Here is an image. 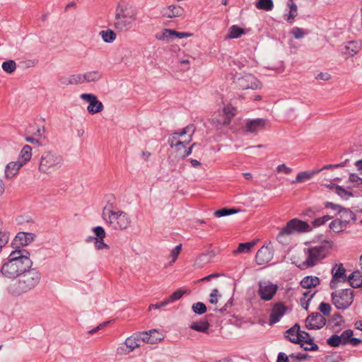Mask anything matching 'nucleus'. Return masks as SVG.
Listing matches in <instances>:
<instances>
[{
  "mask_svg": "<svg viewBox=\"0 0 362 362\" xmlns=\"http://www.w3.org/2000/svg\"><path fill=\"white\" fill-rule=\"evenodd\" d=\"M273 255L269 247L263 246L257 252L255 259L258 264L268 263L272 259Z\"/></svg>",
  "mask_w": 362,
  "mask_h": 362,
  "instance_id": "4be33fe9",
  "label": "nucleus"
},
{
  "mask_svg": "<svg viewBox=\"0 0 362 362\" xmlns=\"http://www.w3.org/2000/svg\"><path fill=\"white\" fill-rule=\"evenodd\" d=\"M2 69L4 71L11 74L16 69V64L13 60H8L2 64Z\"/></svg>",
  "mask_w": 362,
  "mask_h": 362,
  "instance_id": "79ce46f5",
  "label": "nucleus"
},
{
  "mask_svg": "<svg viewBox=\"0 0 362 362\" xmlns=\"http://www.w3.org/2000/svg\"><path fill=\"white\" fill-rule=\"evenodd\" d=\"M320 279L317 276H308L304 277L300 281V285L304 288H315L320 284Z\"/></svg>",
  "mask_w": 362,
  "mask_h": 362,
  "instance_id": "c756f323",
  "label": "nucleus"
},
{
  "mask_svg": "<svg viewBox=\"0 0 362 362\" xmlns=\"http://www.w3.org/2000/svg\"><path fill=\"white\" fill-rule=\"evenodd\" d=\"M276 170L278 173H283L286 175H289L293 171L291 168L287 167L285 164L278 165Z\"/></svg>",
  "mask_w": 362,
  "mask_h": 362,
  "instance_id": "13d9d810",
  "label": "nucleus"
},
{
  "mask_svg": "<svg viewBox=\"0 0 362 362\" xmlns=\"http://www.w3.org/2000/svg\"><path fill=\"white\" fill-rule=\"evenodd\" d=\"M255 6L258 9L269 11L274 8V3L272 0H257Z\"/></svg>",
  "mask_w": 362,
  "mask_h": 362,
  "instance_id": "c9c22d12",
  "label": "nucleus"
},
{
  "mask_svg": "<svg viewBox=\"0 0 362 362\" xmlns=\"http://www.w3.org/2000/svg\"><path fill=\"white\" fill-rule=\"evenodd\" d=\"M95 247L97 250L109 248V246L104 243L103 239H95Z\"/></svg>",
  "mask_w": 362,
  "mask_h": 362,
  "instance_id": "052dcab7",
  "label": "nucleus"
},
{
  "mask_svg": "<svg viewBox=\"0 0 362 362\" xmlns=\"http://www.w3.org/2000/svg\"><path fill=\"white\" fill-rule=\"evenodd\" d=\"M103 76L102 73L98 70L87 71L83 74L84 83L98 81Z\"/></svg>",
  "mask_w": 362,
  "mask_h": 362,
  "instance_id": "2f4dec72",
  "label": "nucleus"
},
{
  "mask_svg": "<svg viewBox=\"0 0 362 362\" xmlns=\"http://www.w3.org/2000/svg\"><path fill=\"white\" fill-rule=\"evenodd\" d=\"M156 38L159 40L169 41L172 39L171 29H163L160 32L156 33Z\"/></svg>",
  "mask_w": 362,
  "mask_h": 362,
  "instance_id": "ea45409f",
  "label": "nucleus"
},
{
  "mask_svg": "<svg viewBox=\"0 0 362 362\" xmlns=\"http://www.w3.org/2000/svg\"><path fill=\"white\" fill-rule=\"evenodd\" d=\"M291 230L286 226L284 228H281L279 233L276 236V240L283 245H286L288 243L289 236L291 235Z\"/></svg>",
  "mask_w": 362,
  "mask_h": 362,
  "instance_id": "72a5a7b5",
  "label": "nucleus"
},
{
  "mask_svg": "<svg viewBox=\"0 0 362 362\" xmlns=\"http://www.w3.org/2000/svg\"><path fill=\"white\" fill-rule=\"evenodd\" d=\"M325 207L327 209H331L332 210L338 211L339 214H341V217L346 216V218H354V214L351 211L344 209L339 204L327 202L325 203Z\"/></svg>",
  "mask_w": 362,
  "mask_h": 362,
  "instance_id": "cd10ccee",
  "label": "nucleus"
},
{
  "mask_svg": "<svg viewBox=\"0 0 362 362\" xmlns=\"http://www.w3.org/2000/svg\"><path fill=\"white\" fill-rule=\"evenodd\" d=\"M350 285L353 288H359L362 286V279L358 277V274H352L349 276Z\"/></svg>",
  "mask_w": 362,
  "mask_h": 362,
  "instance_id": "a19ab883",
  "label": "nucleus"
},
{
  "mask_svg": "<svg viewBox=\"0 0 362 362\" xmlns=\"http://www.w3.org/2000/svg\"><path fill=\"white\" fill-rule=\"evenodd\" d=\"M286 226L291 230V234L294 231L308 232L310 230V226L308 223L296 218L289 221Z\"/></svg>",
  "mask_w": 362,
  "mask_h": 362,
  "instance_id": "aec40b11",
  "label": "nucleus"
},
{
  "mask_svg": "<svg viewBox=\"0 0 362 362\" xmlns=\"http://www.w3.org/2000/svg\"><path fill=\"white\" fill-rule=\"evenodd\" d=\"M265 120L263 119H255L249 120L246 122L245 128L246 131L251 133H257L259 130H262L265 127Z\"/></svg>",
  "mask_w": 362,
  "mask_h": 362,
  "instance_id": "bb28decb",
  "label": "nucleus"
},
{
  "mask_svg": "<svg viewBox=\"0 0 362 362\" xmlns=\"http://www.w3.org/2000/svg\"><path fill=\"white\" fill-rule=\"evenodd\" d=\"M171 35H172V39L174 37L177 38H186L191 37L192 35V33H187V32H177L175 30H171Z\"/></svg>",
  "mask_w": 362,
  "mask_h": 362,
  "instance_id": "6e6d98bb",
  "label": "nucleus"
},
{
  "mask_svg": "<svg viewBox=\"0 0 362 362\" xmlns=\"http://www.w3.org/2000/svg\"><path fill=\"white\" fill-rule=\"evenodd\" d=\"M238 86L243 90L246 89H258L260 88L262 85L261 83L252 74H246L240 78H238L237 81Z\"/></svg>",
  "mask_w": 362,
  "mask_h": 362,
  "instance_id": "4468645a",
  "label": "nucleus"
},
{
  "mask_svg": "<svg viewBox=\"0 0 362 362\" xmlns=\"http://www.w3.org/2000/svg\"><path fill=\"white\" fill-rule=\"evenodd\" d=\"M285 337L293 343H305L308 345V346L305 347V350L315 351L317 349V346L313 343L311 337L308 333L300 331L298 325H295L288 329L285 333Z\"/></svg>",
  "mask_w": 362,
  "mask_h": 362,
  "instance_id": "1a4fd4ad",
  "label": "nucleus"
},
{
  "mask_svg": "<svg viewBox=\"0 0 362 362\" xmlns=\"http://www.w3.org/2000/svg\"><path fill=\"white\" fill-rule=\"evenodd\" d=\"M236 210L233 209H226V208H223V209H221L219 210H217L216 211L214 214L216 217H222V216H228V215H231V214H233L235 213H236Z\"/></svg>",
  "mask_w": 362,
  "mask_h": 362,
  "instance_id": "c03bdc74",
  "label": "nucleus"
},
{
  "mask_svg": "<svg viewBox=\"0 0 362 362\" xmlns=\"http://www.w3.org/2000/svg\"><path fill=\"white\" fill-rule=\"evenodd\" d=\"M332 218V216L329 215L323 216L322 217H319L315 218L312 221V226L313 227H320L321 226L325 225L328 221Z\"/></svg>",
  "mask_w": 362,
  "mask_h": 362,
  "instance_id": "37998d69",
  "label": "nucleus"
},
{
  "mask_svg": "<svg viewBox=\"0 0 362 362\" xmlns=\"http://www.w3.org/2000/svg\"><path fill=\"white\" fill-rule=\"evenodd\" d=\"M108 324H109V322H103V323L100 324L98 326H97L96 327L89 330L88 331V334H93L96 333L98 331H99V330L103 329L104 327H107Z\"/></svg>",
  "mask_w": 362,
  "mask_h": 362,
  "instance_id": "680f3d73",
  "label": "nucleus"
},
{
  "mask_svg": "<svg viewBox=\"0 0 362 362\" xmlns=\"http://www.w3.org/2000/svg\"><path fill=\"white\" fill-rule=\"evenodd\" d=\"M287 310L288 307H286L284 303L281 302L274 303L269 315V324L274 325L278 322Z\"/></svg>",
  "mask_w": 362,
  "mask_h": 362,
  "instance_id": "f3484780",
  "label": "nucleus"
},
{
  "mask_svg": "<svg viewBox=\"0 0 362 362\" xmlns=\"http://www.w3.org/2000/svg\"><path fill=\"white\" fill-rule=\"evenodd\" d=\"M41 279V274L35 269H28L22 274L18 281L10 287V291L13 295L20 296L35 288Z\"/></svg>",
  "mask_w": 362,
  "mask_h": 362,
  "instance_id": "0eeeda50",
  "label": "nucleus"
},
{
  "mask_svg": "<svg viewBox=\"0 0 362 362\" xmlns=\"http://www.w3.org/2000/svg\"><path fill=\"white\" fill-rule=\"evenodd\" d=\"M35 235L31 233H18L13 241V245L16 247L26 246L34 240Z\"/></svg>",
  "mask_w": 362,
  "mask_h": 362,
  "instance_id": "412c9836",
  "label": "nucleus"
},
{
  "mask_svg": "<svg viewBox=\"0 0 362 362\" xmlns=\"http://www.w3.org/2000/svg\"><path fill=\"white\" fill-rule=\"evenodd\" d=\"M102 218L106 226L113 230H124L132 223L130 216L110 203V200L103 209Z\"/></svg>",
  "mask_w": 362,
  "mask_h": 362,
  "instance_id": "7ed1b4c3",
  "label": "nucleus"
},
{
  "mask_svg": "<svg viewBox=\"0 0 362 362\" xmlns=\"http://www.w3.org/2000/svg\"><path fill=\"white\" fill-rule=\"evenodd\" d=\"M139 9L133 4L122 0L115 8L113 26L118 33L130 30L139 20Z\"/></svg>",
  "mask_w": 362,
  "mask_h": 362,
  "instance_id": "f257e3e1",
  "label": "nucleus"
},
{
  "mask_svg": "<svg viewBox=\"0 0 362 362\" xmlns=\"http://www.w3.org/2000/svg\"><path fill=\"white\" fill-rule=\"evenodd\" d=\"M332 278L330 282L332 288H337L338 283L345 282L347 279L346 270L342 264H335L332 269Z\"/></svg>",
  "mask_w": 362,
  "mask_h": 362,
  "instance_id": "2eb2a0df",
  "label": "nucleus"
},
{
  "mask_svg": "<svg viewBox=\"0 0 362 362\" xmlns=\"http://www.w3.org/2000/svg\"><path fill=\"white\" fill-rule=\"evenodd\" d=\"M315 292L310 290L303 293V296L300 299L301 306L307 310L308 308V302L313 298Z\"/></svg>",
  "mask_w": 362,
  "mask_h": 362,
  "instance_id": "58836bf2",
  "label": "nucleus"
},
{
  "mask_svg": "<svg viewBox=\"0 0 362 362\" xmlns=\"http://www.w3.org/2000/svg\"><path fill=\"white\" fill-rule=\"evenodd\" d=\"M189 327L195 331L208 333L209 329V323L206 320H201L199 322H192Z\"/></svg>",
  "mask_w": 362,
  "mask_h": 362,
  "instance_id": "473e14b6",
  "label": "nucleus"
},
{
  "mask_svg": "<svg viewBox=\"0 0 362 362\" xmlns=\"http://www.w3.org/2000/svg\"><path fill=\"white\" fill-rule=\"evenodd\" d=\"M327 344L331 346H338L342 344L339 335L334 334L327 339Z\"/></svg>",
  "mask_w": 362,
  "mask_h": 362,
  "instance_id": "09e8293b",
  "label": "nucleus"
},
{
  "mask_svg": "<svg viewBox=\"0 0 362 362\" xmlns=\"http://www.w3.org/2000/svg\"><path fill=\"white\" fill-rule=\"evenodd\" d=\"M287 7L289 8L288 14L286 15L285 19L290 23H293L295 18L298 15V8L293 0H288Z\"/></svg>",
  "mask_w": 362,
  "mask_h": 362,
  "instance_id": "7c9ffc66",
  "label": "nucleus"
},
{
  "mask_svg": "<svg viewBox=\"0 0 362 362\" xmlns=\"http://www.w3.org/2000/svg\"><path fill=\"white\" fill-rule=\"evenodd\" d=\"M331 247L332 243L325 241L319 245L308 248L305 251V259L299 267L301 269H305L317 264L327 257Z\"/></svg>",
  "mask_w": 362,
  "mask_h": 362,
  "instance_id": "6e6552de",
  "label": "nucleus"
},
{
  "mask_svg": "<svg viewBox=\"0 0 362 362\" xmlns=\"http://www.w3.org/2000/svg\"><path fill=\"white\" fill-rule=\"evenodd\" d=\"M277 362H288V356L284 353H279L278 355Z\"/></svg>",
  "mask_w": 362,
  "mask_h": 362,
  "instance_id": "69168bd1",
  "label": "nucleus"
},
{
  "mask_svg": "<svg viewBox=\"0 0 362 362\" xmlns=\"http://www.w3.org/2000/svg\"><path fill=\"white\" fill-rule=\"evenodd\" d=\"M23 166L24 165L18 160L9 162L5 168V177L8 180L15 177Z\"/></svg>",
  "mask_w": 362,
  "mask_h": 362,
  "instance_id": "b1692460",
  "label": "nucleus"
},
{
  "mask_svg": "<svg viewBox=\"0 0 362 362\" xmlns=\"http://www.w3.org/2000/svg\"><path fill=\"white\" fill-rule=\"evenodd\" d=\"M291 33L296 39L303 38L306 34V32L303 29L298 27L293 28Z\"/></svg>",
  "mask_w": 362,
  "mask_h": 362,
  "instance_id": "864d4df0",
  "label": "nucleus"
},
{
  "mask_svg": "<svg viewBox=\"0 0 362 362\" xmlns=\"http://www.w3.org/2000/svg\"><path fill=\"white\" fill-rule=\"evenodd\" d=\"M192 310L195 313L203 314L206 312V307L203 303L198 302L192 305Z\"/></svg>",
  "mask_w": 362,
  "mask_h": 362,
  "instance_id": "3c124183",
  "label": "nucleus"
},
{
  "mask_svg": "<svg viewBox=\"0 0 362 362\" xmlns=\"http://www.w3.org/2000/svg\"><path fill=\"white\" fill-rule=\"evenodd\" d=\"M69 78L71 85H77L84 83L83 74H81L71 75L69 76Z\"/></svg>",
  "mask_w": 362,
  "mask_h": 362,
  "instance_id": "de8ad7c7",
  "label": "nucleus"
},
{
  "mask_svg": "<svg viewBox=\"0 0 362 362\" xmlns=\"http://www.w3.org/2000/svg\"><path fill=\"white\" fill-rule=\"evenodd\" d=\"M32 148L29 145H25L21 149L18 160L25 165L32 158Z\"/></svg>",
  "mask_w": 362,
  "mask_h": 362,
  "instance_id": "c85d7f7f",
  "label": "nucleus"
},
{
  "mask_svg": "<svg viewBox=\"0 0 362 362\" xmlns=\"http://www.w3.org/2000/svg\"><path fill=\"white\" fill-rule=\"evenodd\" d=\"M45 132V129L44 127H37L36 131L35 132H33V134L35 136H37L39 138H42V137H45V135H44Z\"/></svg>",
  "mask_w": 362,
  "mask_h": 362,
  "instance_id": "e2e57ef3",
  "label": "nucleus"
},
{
  "mask_svg": "<svg viewBox=\"0 0 362 362\" xmlns=\"http://www.w3.org/2000/svg\"><path fill=\"white\" fill-rule=\"evenodd\" d=\"M194 132V126L189 124L181 131L173 132L169 136L168 142L179 156L185 158L191 154L196 143H193L189 148H187V145L192 141Z\"/></svg>",
  "mask_w": 362,
  "mask_h": 362,
  "instance_id": "39448f33",
  "label": "nucleus"
},
{
  "mask_svg": "<svg viewBox=\"0 0 362 362\" xmlns=\"http://www.w3.org/2000/svg\"><path fill=\"white\" fill-rule=\"evenodd\" d=\"M94 234L97 236L96 239H104L105 237V229L102 226H96L93 228Z\"/></svg>",
  "mask_w": 362,
  "mask_h": 362,
  "instance_id": "4d7b16f0",
  "label": "nucleus"
},
{
  "mask_svg": "<svg viewBox=\"0 0 362 362\" xmlns=\"http://www.w3.org/2000/svg\"><path fill=\"white\" fill-rule=\"evenodd\" d=\"M319 310L324 315L329 316L332 308L329 303L322 302L319 305Z\"/></svg>",
  "mask_w": 362,
  "mask_h": 362,
  "instance_id": "603ef678",
  "label": "nucleus"
},
{
  "mask_svg": "<svg viewBox=\"0 0 362 362\" xmlns=\"http://www.w3.org/2000/svg\"><path fill=\"white\" fill-rule=\"evenodd\" d=\"M354 332L351 329H346L344 331L339 337L342 344H351L353 346H357L361 343V340L358 338L353 337Z\"/></svg>",
  "mask_w": 362,
  "mask_h": 362,
  "instance_id": "a878e982",
  "label": "nucleus"
},
{
  "mask_svg": "<svg viewBox=\"0 0 362 362\" xmlns=\"http://www.w3.org/2000/svg\"><path fill=\"white\" fill-rule=\"evenodd\" d=\"M59 81H60V83H61L62 85H64V86H69V85H71V84H70V78H69V77H62V78H59Z\"/></svg>",
  "mask_w": 362,
  "mask_h": 362,
  "instance_id": "338daca9",
  "label": "nucleus"
},
{
  "mask_svg": "<svg viewBox=\"0 0 362 362\" xmlns=\"http://www.w3.org/2000/svg\"><path fill=\"white\" fill-rule=\"evenodd\" d=\"M25 140L31 144H39L38 139L35 137L28 136L26 137Z\"/></svg>",
  "mask_w": 362,
  "mask_h": 362,
  "instance_id": "774afa93",
  "label": "nucleus"
},
{
  "mask_svg": "<svg viewBox=\"0 0 362 362\" xmlns=\"http://www.w3.org/2000/svg\"><path fill=\"white\" fill-rule=\"evenodd\" d=\"M335 192L341 197L346 199L352 195L351 192H348L341 186L335 187Z\"/></svg>",
  "mask_w": 362,
  "mask_h": 362,
  "instance_id": "5fc2aeb1",
  "label": "nucleus"
},
{
  "mask_svg": "<svg viewBox=\"0 0 362 362\" xmlns=\"http://www.w3.org/2000/svg\"><path fill=\"white\" fill-rule=\"evenodd\" d=\"M80 98L81 100L88 103L87 111L89 114L95 115L103 110V104L98 100L97 96L95 95L92 93H82Z\"/></svg>",
  "mask_w": 362,
  "mask_h": 362,
  "instance_id": "f8f14e48",
  "label": "nucleus"
},
{
  "mask_svg": "<svg viewBox=\"0 0 362 362\" xmlns=\"http://www.w3.org/2000/svg\"><path fill=\"white\" fill-rule=\"evenodd\" d=\"M218 297H221V295L218 293V289H213L210 294L209 302L212 304H216Z\"/></svg>",
  "mask_w": 362,
  "mask_h": 362,
  "instance_id": "bf43d9fd",
  "label": "nucleus"
},
{
  "mask_svg": "<svg viewBox=\"0 0 362 362\" xmlns=\"http://www.w3.org/2000/svg\"><path fill=\"white\" fill-rule=\"evenodd\" d=\"M243 33V30L236 25H233L230 28L229 37L230 38H238Z\"/></svg>",
  "mask_w": 362,
  "mask_h": 362,
  "instance_id": "49530a36",
  "label": "nucleus"
},
{
  "mask_svg": "<svg viewBox=\"0 0 362 362\" xmlns=\"http://www.w3.org/2000/svg\"><path fill=\"white\" fill-rule=\"evenodd\" d=\"M361 41L351 40L346 42L343 45L341 52L345 55L354 57L361 51Z\"/></svg>",
  "mask_w": 362,
  "mask_h": 362,
  "instance_id": "6ab92c4d",
  "label": "nucleus"
},
{
  "mask_svg": "<svg viewBox=\"0 0 362 362\" xmlns=\"http://www.w3.org/2000/svg\"><path fill=\"white\" fill-rule=\"evenodd\" d=\"M354 300V291L351 288L341 289L332 293V302L336 308H348Z\"/></svg>",
  "mask_w": 362,
  "mask_h": 362,
  "instance_id": "9d476101",
  "label": "nucleus"
},
{
  "mask_svg": "<svg viewBox=\"0 0 362 362\" xmlns=\"http://www.w3.org/2000/svg\"><path fill=\"white\" fill-rule=\"evenodd\" d=\"M163 336L156 329L149 330V332L134 334L127 337L124 342L119 344L116 353L119 356H126L133 352L135 349L141 346V343L155 344L158 341H161Z\"/></svg>",
  "mask_w": 362,
  "mask_h": 362,
  "instance_id": "20e7f679",
  "label": "nucleus"
},
{
  "mask_svg": "<svg viewBox=\"0 0 362 362\" xmlns=\"http://www.w3.org/2000/svg\"><path fill=\"white\" fill-rule=\"evenodd\" d=\"M278 290L277 284L269 281H260L258 283L257 293L260 298L265 301L272 300Z\"/></svg>",
  "mask_w": 362,
  "mask_h": 362,
  "instance_id": "9b49d317",
  "label": "nucleus"
},
{
  "mask_svg": "<svg viewBox=\"0 0 362 362\" xmlns=\"http://www.w3.org/2000/svg\"><path fill=\"white\" fill-rule=\"evenodd\" d=\"M326 323L325 317L319 313H314L308 316L305 320V326L308 329H320Z\"/></svg>",
  "mask_w": 362,
  "mask_h": 362,
  "instance_id": "dca6fc26",
  "label": "nucleus"
},
{
  "mask_svg": "<svg viewBox=\"0 0 362 362\" xmlns=\"http://www.w3.org/2000/svg\"><path fill=\"white\" fill-rule=\"evenodd\" d=\"M28 255L25 250L13 251L1 267L2 274L8 278H16L25 273L33 264Z\"/></svg>",
  "mask_w": 362,
  "mask_h": 362,
  "instance_id": "f03ea898",
  "label": "nucleus"
},
{
  "mask_svg": "<svg viewBox=\"0 0 362 362\" xmlns=\"http://www.w3.org/2000/svg\"><path fill=\"white\" fill-rule=\"evenodd\" d=\"M187 290L183 288H179L176 290L175 292H173L168 298L169 300H170L171 303L176 301L179 299H180L185 293H186Z\"/></svg>",
  "mask_w": 362,
  "mask_h": 362,
  "instance_id": "a18cd8bd",
  "label": "nucleus"
},
{
  "mask_svg": "<svg viewBox=\"0 0 362 362\" xmlns=\"http://www.w3.org/2000/svg\"><path fill=\"white\" fill-rule=\"evenodd\" d=\"M342 163L335 165H327L319 170H315L312 171H304L298 173L296 177V180L292 181V183H300L310 180L314 175L318 174L324 170L338 168L343 167Z\"/></svg>",
  "mask_w": 362,
  "mask_h": 362,
  "instance_id": "ddd939ff",
  "label": "nucleus"
},
{
  "mask_svg": "<svg viewBox=\"0 0 362 362\" xmlns=\"http://www.w3.org/2000/svg\"><path fill=\"white\" fill-rule=\"evenodd\" d=\"M63 165L62 155L56 151H45L40 156L37 170L40 174L50 175L59 170Z\"/></svg>",
  "mask_w": 362,
  "mask_h": 362,
  "instance_id": "423d86ee",
  "label": "nucleus"
},
{
  "mask_svg": "<svg viewBox=\"0 0 362 362\" xmlns=\"http://www.w3.org/2000/svg\"><path fill=\"white\" fill-rule=\"evenodd\" d=\"M185 13V9L175 4L164 6L160 10V13L163 17L173 18L182 16Z\"/></svg>",
  "mask_w": 362,
  "mask_h": 362,
  "instance_id": "a211bd4d",
  "label": "nucleus"
},
{
  "mask_svg": "<svg viewBox=\"0 0 362 362\" xmlns=\"http://www.w3.org/2000/svg\"><path fill=\"white\" fill-rule=\"evenodd\" d=\"M99 35L103 40L107 43L113 42L117 37L116 33L110 29L101 30Z\"/></svg>",
  "mask_w": 362,
  "mask_h": 362,
  "instance_id": "f704fd0d",
  "label": "nucleus"
},
{
  "mask_svg": "<svg viewBox=\"0 0 362 362\" xmlns=\"http://www.w3.org/2000/svg\"><path fill=\"white\" fill-rule=\"evenodd\" d=\"M235 115V109L230 105H226L223 110V115L216 119L218 124L228 125Z\"/></svg>",
  "mask_w": 362,
  "mask_h": 362,
  "instance_id": "5701e85b",
  "label": "nucleus"
},
{
  "mask_svg": "<svg viewBox=\"0 0 362 362\" xmlns=\"http://www.w3.org/2000/svg\"><path fill=\"white\" fill-rule=\"evenodd\" d=\"M350 219L346 216L336 218L329 223V228L334 233H341L346 229Z\"/></svg>",
  "mask_w": 362,
  "mask_h": 362,
  "instance_id": "393cba45",
  "label": "nucleus"
},
{
  "mask_svg": "<svg viewBox=\"0 0 362 362\" xmlns=\"http://www.w3.org/2000/svg\"><path fill=\"white\" fill-rule=\"evenodd\" d=\"M315 78L317 80L328 81L330 78V75L327 73H320L315 76Z\"/></svg>",
  "mask_w": 362,
  "mask_h": 362,
  "instance_id": "0e129e2a",
  "label": "nucleus"
},
{
  "mask_svg": "<svg viewBox=\"0 0 362 362\" xmlns=\"http://www.w3.org/2000/svg\"><path fill=\"white\" fill-rule=\"evenodd\" d=\"M181 250H182V245L181 244L177 245L175 248H173L171 250L170 254V257L172 259L170 264L174 263L177 260Z\"/></svg>",
  "mask_w": 362,
  "mask_h": 362,
  "instance_id": "8fccbe9b",
  "label": "nucleus"
},
{
  "mask_svg": "<svg viewBox=\"0 0 362 362\" xmlns=\"http://www.w3.org/2000/svg\"><path fill=\"white\" fill-rule=\"evenodd\" d=\"M177 57L180 63V70L182 71L189 70L190 67V59L192 57L189 55H184L182 57L180 55H178Z\"/></svg>",
  "mask_w": 362,
  "mask_h": 362,
  "instance_id": "e433bc0d",
  "label": "nucleus"
},
{
  "mask_svg": "<svg viewBox=\"0 0 362 362\" xmlns=\"http://www.w3.org/2000/svg\"><path fill=\"white\" fill-rule=\"evenodd\" d=\"M255 243L250 242V243H240L238 248L235 250L233 253L234 255L240 254V253H246L249 252L251 249L255 246Z\"/></svg>",
  "mask_w": 362,
  "mask_h": 362,
  "instance_id": "4c0bfd02",
  "label": "nucleus"
}]
</instances>
